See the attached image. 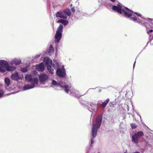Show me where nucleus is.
Here are the masks:
<instances>
[{
  "mask_svg": "<svg viewBox=\"0 0 153 153\" xmlns=\"http://www.w3.org/2000/svg\"><path fill=\"white\" fill-rule=\"evenodd\" d=\"M25 80L26 82L29 83L28 84H25L23 88L24 90H26L32 89L37 85L38 82V77H25Z\"/></svg>",
  "mask_w": 153,
  "mask_h": 153,
  "instance_id": "f03ea898",
  "label": "nucleus"
},
{
  "mask_svg": "<svg viewBox=\"0 0 153 153\" xmlns=\"http://www.w3.org/2000/svg\"><path fill=\"white\" fill-rule=\"evenodd\" d=\"M62 23L65 25H67L68 23V21L66 20L62 19Z\"/></svg>",
  "mask_w": 153,
  "mask_h": 153,
  "instance_id": "b1692460",
  "label": "nucleus"
},
{
  "mask_svg": "<svg viewBox=\"0 0 153 153\" xmlns=\"http://www.w3.org/2000/svg\"><path fill=\"white\" fill-rule=\"evenodd\" d=\"M63 26L62 25H60L58 27L56 31V34L55 36V42L57 43L59 42L62 36V33L63 30Z\"/></svg>",
  "mask_w": 153,
  "mask_h": 153,
  "instance_id": "423d86ee",
  "label": "nucleus"
},
{
  "mask_svg": "<svg viewBox=\"0 0 153 153\" xmlns=\"http://www.w3.org/2000/svg\"><path fill=\"white\" fill-rule=\"evenodd\" d=\"M40 56V54H37L35 56V58H37L39 57Z\"/></svg>",
  "mask_w": 153,
  "mask_h": 153,
  "instance_id": "2f4dec72",
  "label": "nucleus"
},
{
  "mask_svg": "<svg viewBox=\"0 0 153 153\" xmlns=\"http://www.w3.org/2000/svg\"><path fill=\"white\" fill-rule=\"evenodd\" d=\"M146 29H148V28H147V26H146Z\"/></svg>",
  "mask_w": 153,
  "mask_h": 153,
  "instance_id": "ea45409f",
  "label": "nucleus"
},
{
  "mask_svg": "<svg viewBox=\"0 0 153 153\" xmlns=\"http://www.w3.org/2000/svg\"><path fill=\"white\" fill-rule=\"evenodd\" d=\"M34 74L35 75H36L37 72L36 71H34Z\"/></svg>",
  "mask_w": 153,
  "mask_h": 153,
  "instance_id": "f704fd0d",
  "label": "nucleus"
},
{
  "mask_svg": "<svg viewBox=\"0 0 153 153\" xmlns=\"http://www.w3.org/2000/svg\"><path fill=\"white\" fill-rule=\"evenodd\" d=\"M138 137L134 133V134L132 135V141L135 143H139Z\"/></svg>",
  "mask_w": 153,
  "mask_h": 153,
  "instance_id": "9d476101",
  "label": "nucleus"
},
{
  "mask_svg": "<svg viewBox=\"0 0 153 153\" xmlns=\"http://www.w3.org/2000/svg\"><path fill=\"white\" fill-rule=\"evenodd\" d=\"M28 67H26L21 68V70L22 72H25L28 71Z\"/></svg>",
  "mask_w": 153,
  "mask_h": 153,
  "instance_id": "4be33fe9",
  "label": "nucleus"
},
{
  "mask_svg": "<svg viewBox=\"0 0 153 153\" xmlns=\"http://www.w3.org/2000/svg\"><path fill=\"white\" fill-rule=\"evenodd\" d=\"M71 14L70 11L68 9L62 11L56 12V15L57 17H59L65 19L67 18V16H70Z\"/></svg>",
  "mask_w": 153,
  "mask_h": 153,
  "instance_id": "39448f33",
  "label": "nucleus"
},
{
  "mask_svg": "<svg viewBox=\"0 0 153 153\" xmlns=\"http://www.w3.org/2000/svg\"><path fill=\"white\" fill-rule=\"evenodd\" d=\"M153 39V36H150L149 37V41L147 43V45L149 42H150L152 39Z\"/></svg>",
  "mask_w": 153,
  "mask_h": 153,
  "instance_id": "393cba45",
  "label": "nucleus"
},
{
  "mask_svg": "<svg viewBox=\"0 0 153 153\" xmlns=\"http://www.w3.org/2000/svg\"><path fill=\"white\" fill-rule=\"evenodd\" d=\"M134 153H140L139 152L137 151V152H134Z\"/></svg>",
  "mask_w": 153,
  "mask_h": 153,
  "instance_id": "e433bc0d",
  "label": "nucleus"
},
{
  "mask_svg": "<svg viewBox=\"0 0 153 153\" xmlns=\"http://www.w3.org/2000/svg\"><path fill=\"white\" fill-rule=\"evenodd\" d=\"M11 76V77L13 76V74H12Z\"/></svg>",
  "mask_w": 153,
  "mask_h": 153,
  "instance_id": "58836bf2",
  "label": "nucleus"
},
{
  "mask_svg": "<svg viewBox=\"0 0 153 153\" xmlns=\"http://www.w3.org/2000/svg\"><path fill=\"white\" fill-rule=\"evenodd\" d=\"M15 66H10L7 62L5 60L0 61V72L4 73L6 71H12L16 69Z\"/></svg>",
  "mask_w": 153,
  "mask_h": 153,
  "instance_id": "20e7f679",
  "label": "nucleus"
},
{
  "mask_svg": "<svg viewBox=\"0 0 153 153\" xmlns=\"http://www.w3.org/2000/svg\"><path fill=\"white\" fill-rule=\"evenodd\" d=\"M40 84H44L45 82L48 79V77H39Z\"/></svg>",
  "mask_w": 153,
  "mask_h": 153,
  "instance_id": "2eb2a0df",
  "label": "nucleus"
},
{
  "mask_svg": "<svg viewBox=\"0 0 153 153\" xmlns=\"http://www.w3.org/2000/svg\"><path fill=\"white\" fill-rule=\"evenodd\" d=\"M112 9L115 12L121 14H123L127 17H129L132 16L131 13H134L132 11L127 7L124 8L120 3H119L117 6H113Z\"/></svg>",
  "mask_w": 153,
  "mask_h": 153,
  "instance_id": "f257e3e1",
  "label": "nucleus"
},
{
  "mask_svg": "<svg viewBox=\"0 0 153 153\" xmlns=\"http://www.w3.org/2000/svg\"><path fill=\"white\" fill-rule=\"evenodd\" d=\"M130 19L134 21H137V22L140 23V21L137 20V18L135 16H133L131 17Z\"/></svg>",
  "mask_w": 153,
  "mask_h": 153,
  "instance_id": "412c9836",
  "label": "nucleus"
},
{
  "mask_svg": "<svg viewBox=\"0 0 153 153\" xmlns=\"http://www.w3.org/2000/svg\"><path fill=\"white\" fill-rule=\"evenodd\" d=\"M110 100L109 98H107L104 102H103L102 104L100 105L103 108H105L108 102Z\"/></svg>",
  "mask_w": 153,
  "mask_h": 153,
  "instance_id": "4468645a",
  "label": "nucleus"
},
{
  "mask_svg": "<svg viewBox=\"0 0 153 153\" xmlns=\"http://www.w3.org/2000/svg\"><path fill=\"white\" fill-rule=\"evenodd\" d=\"M135 62H136V61H135V62H134V65H133V68H134V67Z\"/></svg>",
  "mask_w": 153,
  "mask_h": 153,
  "instance_id": "c9c22d12",
  "label": "nucleus"
},
{
  "mask_svg": "<svg viewBox=\"0 0 153 153\" xmlns=\"http://www.w3.org/2000/svg\"><path fill=\"white\" fill-rule=\"evenodd\" d=\"M147 20H150L151 21V22L150 23H151L153 25V19H152L150 18H148Z\"/></svg>",
  "mask_w": 153,
  "mask_h": 153,
  "instance_id": "a878e982",
  "label": "nucleus"
},
{
  "mask_svg": "<svg viewBox=\"0 0 153 153\" xmlns=\"http://www.w3.org/2000/svg\"><path fill=\"white\" fill-rule=\"evenodd\" d=\"M102 120V117L100 116H97L96 120V124L94 123L92 125V136L93 138L91 140V143L92 145L94 143V138H95L97 135V129L100 126Z\"/></svg>",
  "mask_w": 153,
  "mask_h": 153,
  "instance_id": "7ed1b4c3",
  "label": "nucleus"
},
{
  "mask_svg": "<svg viewBox=\"0 0 153 153\" xmlns=\"http://www.w3.org/2000/svg\"><path fill=\"white\" fill-rule=\"evenodd\" d=\"M59 86L61 88H64L65 89V91L67 93H68L69 91V90L68 89L69 87V86L68 85H62L60 84L59 83Z\"/></svg>",
  "mask_w": 153,
  "mask_h": 153,
  "instance_id": "f8f14e48",
  "label": "nucleus"
},
{
  "mask_svg": "<svg viewBox=\"0 0 153 153\" xmlns=\"http://www.w3.org/2000/svg\"><path fill=\"white\" fill-rule=\"evenodd\" d=\"M39 76H48L46 75L45 74H43V75H40Z\"/></svg>",
  "mask_w": 153,
  "mask_h": 153,
  "instance_id": "c756f323",
  "label": "nucleus"
},
{
  "mask_svg": "<svg viewBox=\"0 0 153 153\" xmlns=\"http://www.w3.org/2000/svg\"><path fill=\"white\" fill-rule=\"evenodd\" d=\"M36 70L39 71H42L44 70V66L43 63H41L39 65H36Z\"/></svg>",
  "mask_w": 153,
  "mask_h": 153,
  "instance_id": "1a4fd4ad",
  "label": "nucleus"
},
{
  "mask_svg": "<svg viewBox=\"0 0 153 153\" xmlns=\"http://www.w3.org/2000/svg\"><path fill=\"white\" fill-rule=\"evenodd\" d=\"M18 73H17V74H16V76H18Z\"/></svg>",
  "mask_w": 153,
  "mask_h": 153,
  "instance_id": "4c0bfd02",
  "label": "nucleus"
},
{
  "mask_svg": "<svg viewBox=\"0 0 153 153\" xmlns=\"http://www.w3.org/2000/svg\"><path fill=\"white\" fill-rule=\"evenodd\" d=\"M4 82L7 86H8L10 85V80L8 77H6L4 79Z\"/></svg>",
  "mask_w": 153,
  "mask_h": 153,
  "instance_id": "a211bd4d",
  "label": "nucleus"
},
{
  "mask_svg": "<svg viewBox=\"0 0 153 153\" xmlns=\"http://www.w3.org/2000/svg\"><path fill=\"white\" fill-rule=\"evenodd\" d=\"M51 65H52L54 69H58L59 68V63L55 60H53V63H52V64Z\"/></svg>",
  "mask_w": 153,
  "mask_h": 153,
  "instance_id": "ddd939ff",
  "label": "nucleus"
},
{
  "mask_svg": "<svg viewBox=\"0 0 153 153\" xmlns=\"http://www.w3.org/2000/svg\"><path fill=\"white\" fill-rule=\"evenodd\" d=\"M130 125L132 129H135L137 126V125L135 123H131L130 124Z\"/></svg>",
  "mask_w": 153,
  "mask_h": 153,
  "instance_id": "5701e85b",
  "label": "nucleus"
},
{
  "mask_svg": "<svg viewBox=\"0 0 153 153\" xmlns=\"http://www.w3.org/2000/svg\"><path fill=\"white\" fill-rule=\"evenodd\" d=\"M71 11L74 13V12L75 11L74 8V7H72L71 8Z\"/></svg>",
  "mask_w": 153,
  "mask_h": 153,
  "instance_id": "7c9ffc66",
  "label": "nucleus"
},
{
  "mask_svg": "<svg viewBox=\"0 0 153 153\" xmlns=\"http://www.w3.org/2000/svg\"><path fill=\"white\" fill-rule=\"evenodd\" d=\"M54 48L53 47L52 45H51L49 48V50L48 51V53L50 54V55L52 53H53L54 51Z\"/></svg>",
  "mask_w": 153,
  "mask_h": 153,
  "instance_id": "f3484780",
  "label": "nucleus"
},
{
  "mask_svg": "<svg viewBox=\"0 0 153 153\" xmlns=\"http://www.w3.org/2000/svg\"><path fill=\"white\" fill-rule=\"evenodd\" d=\"M153 32V30L152 29H151L150 30H148L147 31V33L149 35V33H152Z\"/></svg>",
  "mask_w": 153,
  "mask_h": 153,
  "instance_id": "cd10ccee",
  "label": "nucleus"
},
{
  "mask_svg": "<svg viewBox=\"0 0 153 153\" xmlns=\"http://www.w3.org/2000/svg\"><path fill=\"white\" fill-rule=\"evenodd\" d=\"M134 13L136 14L137 16L141 17L142 18H143L142 16V15L141 14H140L139 13H138L136 12H135Z\"/></svg>",
  "mask_w": 153,
  "mask_h": 153,
  "instance_id": "bb28decb",
  "label": "nucleus"
},
{
  "mask_svg": "<svg viewBox=\"0 0 153 153\" xmlns=\"http://www.w3.org/2000/svg\"><path fill=\"white\" fill-rule=\"evenodd\" d=\"M56 74L59 76H64L66 75L65 70L64 66H62L61 68H59L56 71Z\"/></svg>",
  "mask_w": 153,
  "mask_h": 153,
  "instance_id": "6e6552de",
  "label": "nucleus"
},
{
  "mask_svg": "<svg viewBox=\"0 0 153 153\" xmlns=\"http://www.w3.org/2000/svg\"><path fill=\"white\" fill-rule=\"evenodd\" d=\"M4 94V92L3 91H1L0 93V97H1Z\"/></svg>",
  "mask_w": 153,
  "mask_h": 153,
  "instance_id": "c85d7f7f",
  "label": "nucleus"
},
{
  "mask_svg": "<svg viewBox=\"0 0 153 153\" xmlns=\"http://www.w3.org/2000/svg\"><path fill=\"white\" fill-rule=\"evenodd\" d=\"M59 83L57 82L54 80H53L52 82V85L55 86H59Z\"/></svg>",
  "mask_w": 153,
  "mask_h": 153,
  "instance_id": "aec40b11",
  "label": "nucleus"
},
{
  "mask_svg": "<svg viewBox=\"0 0 153 153\" xmlns=\"http://www.w3.org/2000/svg\"><path fill=\"white\" fill-rule=\"evenodd\" d=\"M21 62L20 59L15 58L12 60L11 64H15L16 65H19L21 63Z\"/></svg>",
  "mask_w": 153,
  "mask_h": 153,
  "instance_id": "9b49d317",
  "label": "nucleus"
},
{
  "mask_svg": "<svg viewBox=\"0 0 153 153\" xmlns=\"http://www.w3.org/2000/svg\"><path fill=\"white\" fill-rule=\"evenodd\" d=\"M12 79L17 81L18 82L20 83L22 82L23 77H11Z\"/></svg>",
  "mask_w": 153,
  "mask_h": 153,
  "instance_id": "dca6fc26",
  "label": "nucleus"
},
{
  "mask_svg": "<svg viewBox=\"0 0 153 153\" xmlns=\"http://www.w3.org/2000/svg\"><path fill=\"white\" fill-rule=\"evenodd\" d=\"M97 153H100V152H98Z\"/></svg>",
  "mask_w": 153,
  "mask_h": 153,
  "instance_id": "79ce46f5",
  "label": "nucleus"
},
{
  "mask_svg": "<svg viewBox=\"0 0 153 153\" xmlns=\"http://www.w3.org/2000/svg\"><path fill=\"white\" fill-rule=\"evenodd\" d=\"M135 134L138 138L144 135V133L142 131H138L137 133H135Z\"/></svg>",
  "mask_w": 153,
  "mask_h": 153,
  "instance_id": "6ab92c4d",
  "label": "nucleus"
},
{
  "mask_svg": "<svg viewBox=\"0 0 153 153\" xmlns=\"http://www.w3.org/2000/svg\"><path fill=\"white\" fill-rule=\"evenodd\" d=\"M62 19H60L59 20H58L57 21V22L58 23H62Z\"/></svg>",
  "mask_w": 153,
  "mask_h": 153,
  "instance_id": "473e14b6",
  "label": "nucleus"
},
{
  "mask_svg": "<svg viewBox=\"0 0 153 153\" xmlns=\"http://www.w3.org/2000/svg\"><path fill=\"white\" fill-rule=\"evenodd\" d=\"M26 77H27V76H32L31 75H26L25 76Z\"/></svg>",
  "mask_w": 153,
  "mask_h": 153,
  "instance_id": "72a5a7b5",
  "label": "nucleus"
},
{
  "mask_svg": "<svg viewBox=\"0 0 153 153\" xmlns=\"http://www.w3.org/2000/svg\"><path fill=\"white\" fill-rule=\"evenodd\" d=\"M44 61L46 65L47 66V70L51 74H53L54 73V70L51 68V65L52 63V61L48 57L44 58Z\"/></svg>",
  "mask_w": 153,
  "mask_h": 153,
  "instance_id": "0eeeda50",
  "label": "nucleus"
},
{
  "mask_svg": "<svg viewBox=\"0 0 153 153\" xmlns=\"http://www.w3.org/2000/svg\"><path fill=\"white\" fill-rule=\"evenodd\" d=\"M124 153H127L126 152H125Z\"/></svg>",
  "mask_w": 153,
  "mask_h": 153,
  "instance_id": "a19ab883",
  "label": "nucleus"
}]
</instances>
